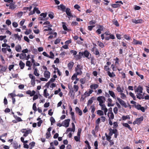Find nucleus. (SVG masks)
I'll return each instance as SVG.
<instances>
[{
  "label": "nucleus",
  "mask_w": 149,
  "mask_h": 149,
  "mask_svg": "<svg viewBox=\"0 0 149 149\" xmlns=\"http://www.w3.org/2000/svg\"><path fill=\"white\" fill-rule=\"evenodd\" d=\"M32 8V6H30L29 7H24L23 8V10H24L26 11V12L27 11V10H29V11L31 10V9Z\"/></svg>",
  "instance_id": "nucleus-42"
},
{
  "label": "nucleus",
  "mask_w": 149,
  "mask_h": 149,
  "mask_svg": "<svg viewBox=\"0 0 149 149\" xmlns=\"http://www.w3.org/2000/svg\"><path fill=\"white\" fill-rule=\"evenodd\" d=\"M107 116L109 118V119H113L114 118V114L112 111L108 112L107 113Z\"/></svg>",
  "instance_id": "nucleus-11"
},
{
  "label": "nucleus",
  "mask_w": 149,
  "mask_h": 149,
  "mask_svg": "<svg viewBox=\"0 0 149 149\" xmlns=\"http://www.w3.org/2000/svg\"><path fill=\"white\" fill-rule=\"evenodd\" d=\"M12 25H13V26L15 28H16V27H17L18 26V24L16 22H13L12 23Z\"/></svg>",
  "instance_id": "nucleus-63"
},
{
  "label": "nucleus",
  "mask_w": 149,
  "mask_h": 149,
  "mask_svg": "<svg viewBox=\"0 0 149 149\" xmlns=\"http://www.w3.org/2000/svg\"><path fill=\"white\" fill-rule=\"evenodd\" d=\"M109 93L111 96L114 99H116V96L114 92L112 91H109Z\"/></svg>",
  "instance_id": "nucleus-23"
},
{
  "label": "nucleus",
  "mask_w": 149,
  "mask_h": 149,
  "mask_svg": "<svg viewBox=\"0 0 149 149\" xmlns=\"http://www.w3.org/2000/svg\"><path fill=\"white\" fill-rule=\"evenodd\" d=\"M119 94L120 95V98L121 99L125 100L126 98V96L123 92L121 93H119Z\"/></svg>",
  "instance_id": "nucleus-31"
},
{
  "label": "nucleus",
  "mask_w": 149,
  "mask_h": 149,
  "mask_svg": "<svg viewBox=\"0 0 149 149\" xmlns=\"http://www.w3.org/2000/svg\"><path fill=\"white\" fill-rule=\"evenodd\" d=\"M50 56L49 55V58H53L54 56V55L52 52H50Z\"/></svg>",
  "instance_id": "nucleus-57"
},
{
  "label": "nucleus",
  "mask_w": 149,
  "mask_h": 149,
  "mask_svg": "<svg viewBox=\"0 0 149 149\" xmlns=\"http://www.w3.org/2000/svg\"><path fill=\"white\" fill-rule=\"evenodd\" d=\"M97 45L103 48L104 47V44L100 41L97 42Z\"/></svg>",
  "instance_id": "nucleus-43"
},
{
  "label": "nucleus",
  "mask_w": 149,
  "mask_h": 149,
  "mask_svg": "<svg viewBox=\"0 0 149 149\" xmlns=\"http://www.w3.org/2000/svg\"><path fill=\"white\" fill-rule=\"evenodd\" d=\"M21 132L24 133L23 136L24 137H26L29 134L31 133L32 131L30 129L27 130L26 129H23L21 130Z\"/></svg>",
  "instance_id": "nucleus-4"
},
{
  "label": "nucleus",
  "mask_w": 149,
  "mask_h": 149,
  "mask_svg": "<svg viewBox=\"0 0 149 149\" xmlns=\"http://www.w3.org/2000/svg\"><path fill=\"white\" fill-rule=\"evenodd\" d=\"M70 120L69 119L65 120L62 123V126L67 127L69 126Z\"/></svg>",
  "instance_id": "nucleus-7"
},
{
  "label": "nucleus",
  "mask_w": 149,
  "mask_h": 149,
  "mask_svg": "<svg viewBox=\"0 0 149 149\" xmlns=\"http://www.w3.org/2000/svg\"><path fill=\"white\" fill-rule=\"evenodd\" d=\"M62 26L64 30L66 31H68L69 29L67 28V26L66 25V24L64 22H63L62 23Z\"/></svg>",
  "instance_id": "nucleus-34"
},
{
  "label": "nucleus",
  "mask_w": 149,
  "mask_h": 149,
  "mask_svg": "<svg viewBox=\"0 0 149 149\" xmlns=\"http://www.w3.org/2000/svg\"><path fill=\"white\" fill-rule=\"evenodd\" d=\"M78 75L76 74V73L74 74L73 76H72L71 77V79L72 80H74L77 77V76Z\"/></svg>",
  "instance_id": "nucleus-50"
},
{
  "label": "nucleus",
  "mask_w": 149,
  "mask_h": 149,
  "mask_svg": "<svg viewBox=\"0 0 149 149\" xmlns=\"http://www.w3.org/2000/svg\"><path fill=\"white\" fill-rule=\"evenodd\" d=\"M113 24L117 26H119V24L118 23L117 20L115 19L113 20Z\"/></svg>",
  "instance_id": "nucleus-45"
},
{
  "label": "nucleus",
  "mask_w": 149,
  "mask_h": 149,
  "mask_svg": "<svg viewBox=\"0 0 149 149\" xmlns=\"http://www.w3.org/2000/svg\"><path fill=\"white\" fill-rule=\"evenodd\" d=\"M118 109L117 107H115L113 109V111L115 114H117L118 112Z\"/></svg>",
  "instance_id": "nucleus-58"
},
{
  "label": "nucleus",
  "mask_w": 149,
  "mask_h": 149,
  "mask_svg": "<svg viewBox=\"0 0 149 149\" xmlns=\"http://www.w3.org/2000/svg\"><path fill=\"white\" fill-rule=\"evenodd\" d=\"M84 55L85 57L88 59H90L91 57V54L87 51H85L84 52Z\"/></svg>",
  "instance_id": "nucleus-12"
},
{
  "label": "nucleus",
  "mask_w": 149,
  "mask_h": 149,
  "mask_svg": "<svg viewBox=\"0 0 149 149\" xmlns=\"http://www.w3.org/2000/svg\"><path fill=\"white\" fill-rule=\"evenodd\" d=\"M112 100L110 98L108 99L107 100V102H108V107H112L113 106V104H111Z\"/></svg>",
  "instance_id": "nucleus-26"
},
{
  "label": "nucleus",
  "mask_w": 149,
  "mask_h": 149,
  "mask_svg": "<svg viewBox=\"0 0 149 149\" xmlns=\"http://www.w3.org/2000/svg\"><path fill=\"white\" fill-rule=\"evenodd\" d=\"M97 113L100 116H102L104 114V112L101 110H98L97 111Z\"/></svg>",
  "instance_id": "nucleus-35"
},
{
  "label": "nucleus",
  "mask_w": 149,
  "mask_h": 149,
  "mask_svg": "<svg viewBox=\"0 0 149 149\" xmlns=\"http://www.w3.org/2000/svg\"><path fill=\"white\" fill-rule=\"evenodd\" d=\"M117 99L119 102L120 104L124 107L125 108H127L128 107V105H129V104H126L125 102L120 98L118 97H117Z\"/></svg>",
  "instance_id": "nucleus-3"
},
{
  "label": "nucleus",
  "mask_w": 149,
  "mask_h": 149,
  "mask_svg": "<svg viewBox=\"0 0 149 149\" xmlns=\"http://www.w3.org/2000/svg\"><path fill=\"white\" fill-rule=\"evenodd\" d=\"M2 46L3 47H7L8 48L10 47V45H8V44H7L6 43L3 44L2 45Z\"/></svg>",
  "instance_id": "nucleus-60"
},
{
  "label": "nucleus",
  "mask_w": 149,
  "mask_h": 149,
  "mask_svg": "<svg viewBox=\"0 0 149 149\" xmlns=\"http://www.w3.org/2000/svg\"><path fill=\"white\" fill-rule=\"evenodd\" d=\"M116 90L118 93H121L122 92H123L124 88L123 87L121 88L120 85H118L117 86Z\"/></svg>",
  "instance_id": "nucleus-16"
},
{
  "label": "nucleus",
  "mask_w": 149,
  "mask_h": 149,
  "mask_svg": "<svg viewBox=\"0 0 149 149\" xmlns=\"http://www.w3.org/2000/svg\"><path fill=\"white\" fill-rule=\"evenodd\" d=\"M83 68L82 66L80 64H78L75 68L76 73L78 75H81L83 73L82 71Z\"/></svg>",
  "instance_id": "nucleus-2"
},
{
  "label": "nucleus",
  "mask_w": 149,
  "mask_h": 149,
  "mask_svg": "<svg viewBox=\"0 0 149 149\" xmlns=\"http://www.w3.org/2000/svg\"><path fill=\"white\" fill-rule=\"evenodd\" d=\"M74 90L76 92H77L79 89V87L77 85H74Z\"/></svg>",
  "instance_id": "nucleus-62"
},
{
  "label": "nucleus",
  "mask_w": 149,
  "mask_h": 149,
  "mask_svg": "<svg viewBox=\"0 0 149 149\" xmlns=\"http://www.w3.org/2000/svg\"><path fill=\"white\" fill-rule=\"evenodd\" d=\"M35 79L32 80L31 81V85L32 86H34L35 84Z\"/></svg>",
  "instance_id": "nucleus-61"
},
{
  "label": "nucleus",
  "mask_w": 149,
  "mask_h": 149,
  "mask_svg": "<svg viewBox=\"0 0 149 149\" xmlns=\"http://www.w3.org/2000/svg\"><path fill=\"white\" fill-rule=\"evenodd\" d=\"M44 75L45 78L49 79L50 77V73L47 70L45 71L44 72Z\"/></svg>",
  "instance_id": "nucleus-10"
},
{
  "label": "nucleus",
  "mask_w": 149,
  "mask_h": 149,
  "mask_svg": "<svg viewBox=\"0 0 149 149\" xmlns=\"http://www.w3.org/2000/svg\"><path fill=\"white\" fill-rule=\"evenodd\" d=\"M15 50L17 52H20L22 51V47L20 45L18 44L15 47Z\"/></svg>",
  "instance_id": "nucleus-14"
},
{
  "label": "nucleus",
  "mask_w": 149,
  "mask_h": 149,
  "mask_svg": "<svg viewBox=\"0 0 149 149\" xmlns=\"http://www.w3.org/2000/svg\"><path fill=\"white\" fill-rule=\"evenodd\" d=\"M40 16L41 17H40V19L41 20H42L43 19V18L47 16V13H42L40 15Z\"/></svg>",
  "instance_id": "nucleus-25"
},
{
  "label": "nucleus",
  "mask_w": 149,
  "mask_h": 149,
  "mask_svg": "<svg viewBox=\"0 0 149 149\" xmlns=\"http://www.w3.org/2000/svg\"><path fill=\"white\" fill-rule=\"evenodd\" d=\"M26 93V94L29 95L30 96H32L35 94L36 92L34 91H31L30 90H28Z\"/></svg>",
  "instance_id": "nucleus-17"
},
{
  "label": "nucleus",
  "mask_w": 149,
  "mask_h": 149,
  "mask_svg": "<svg viewBox=\"0 0 149 149\" xmlns=\"http://www.w3.org/2000/svg\"><path fill=\"white\" fill-rule=\"evenodd\" d=\"M91 112L92 113H94L95 109V106L92 105L91 107Z\"/></svg>",
  "instance_id": "nucleus-48"
},
{
  "label": "nucleus",
  "mask_w": 149,
  "mask_h": 149,
  "mask_svg": "<svg viewBox=\"0 0 149 149\" xmlns=\"http://www.w3.org/2000/svg\"><path fill=\"white\" fill-rule=\"evenodd\" d=\"M136 93V97L139 99H143L144 97L143 95L142 94L143 93H140V92H137Z\"/></svg>",
  "instance_id": "nucleus-15"
},
{
  "label": "nucleus",
  "mask_w": 149,
  "mask_h": 149,
  "mask_svg": "<svg viewBox=\"0 0 149 149\" xmlns=\"http://www.w3.org/2000/svg\"><path fill=\"white\" fill-rule=\"evenodd\" d=\"M101 107V109L104 111L108 110L106 108V106L104 104H101L99 105Z\"/></svg>",
  "instance_id": "nucleus-33"
},
{
  "label": "nucleus",
  "mask_w": 149,
  "mask_h": 149,
  "mask_svg": "<svg viewBox=\"0 0 149 149\" xmlns=\"http://www.w3.org/2000/svg\"><path fill=\"white\" fill-rule=\"evenodd\" d=\"M29 77L31 79V80L35 79V77L33 74H29Z\"/></svg>",
  "instance_id": "nucleus-52"
},
{
  "label": "nucleus",
  "mask_w": 149,
  "mask_h": 149,
  "mask_svg": "<svg viewBox=\"0 0 149 149\" xmlns=\"http://www.w3.org/2000/svg\"><path fill=\"white\" fill-rule=\"evenodd\" d=\"M121 119L123 120H125L127 119L130 120V117L129 115L127 116H123L122 117Z\"/></svg>",
  "instance_id": "nucleus-24"
},
{
  "label": "nucleus",
  "mask_w": 149,
  "mask_h": 149,
  "mask_svg": "<svg viewBox=\"0 0 149 149\" xmlns=\"http://www.w3.org/2000/svg\"><path fill=\"white\" fill-rule=\"evenodd\" d=\"M124 37L127 40H129L130 39V37L129 36L127 35H125L124 36Z\"/></svg>",
  "instance_id": "nucleus-59"
},
{
  "label": "nucleus",
  "mask_w": 149,
  "mask_h": 149,
  "mask_svg": "<svg viewBox=\"0 0 149 149\" xmlns=\"http://www.w3.org/2000/svg\"><path fill=\"white\" fill-rule=\"evenodd\" d=\"M123 125L124 127L128 128L130 130H132V128L130 127V126L128 123H123Z\"/></svg>",
  "instance_id": "nucleus-29"
},
{
  "label": "nucleus",
  "mask_w": 149,
  "mask_h": 149,
  "mask_svg": "<svg viewBox=\"0 0 149 149\" xmlns=\"http://www.w3.org/2000/svg\"><path fill=\"white\" fill-rule=\"evenodd\" d=\"M93 100L91 99H89L88 101L87 105L88 106L89 105L92 104L93 103Z\"/></svg>",
  "instance_id": "nucleus-64"
},
{
  "label": "nucleus",
  "mask_w": 149,
  "mask_h": 149,
  "mask_svg": "<svg viewBox=\"0 0 149 149\" xmlns=\"http://www.w3.org/2000/svg\"><path fill=\"white\" fill-rule=\"evenodd\" d=\"M109 135H108L107 134L105 133V135L106 136L107 138V139L109 141V142H111V140H110L111 139V137L110 135H111V133L110 132L109 134Z\"/></svg>",
  "instance_id": "nucleus-27"
},
{
  "label": "nucleus",
  "mask_w": 149,
  "mask_h": 149,
  "mask_svg": "<svg viewBox=\"0 0 149 149\" xmlns=\"http://www.w3.org/2000/svg\"><path fill=\"white\" fill-rule=\"evenodd\" d=\"M97 100L99 102V105H100L104 102L105 99L104 96H102L98 97Z\"/></svg>",
  "instance_id": "nucleus-5"
},
{
  "label": "nucleus",
  "mask_w": 149,
  "mask_h": 149,
  "mask_svg": "<svg viewBox=\"0 0 149 149\" xmlns=\"http://www.w3.org/2000/svg\"><path fill=\"white\" fill-rule=\"evenodd\" d=\"M99 86L98 84H94L91 85L90 87L92 90H93V89H95L97 88Z\"/></svg>",
  "instance_id": "nucleus-19"
},
{
  "label": "nucleus",
  "mask_w": 149,
  "mask_h": 149,
  "mask_svg": "<svg viewBox=\"0 0 149 149\" xmlns=\"http://www.w3.org/2000/svg\"><path fill=\"white\" fill-rule=\"evenodd\" d=\"M32 31L30 29H26V31L24 32V33L26 35H28L31 33Z\"/></svg>",
  "instance_id": "nucleus-40"
},
{
  "label": "nucleus",
  "mask_w": 149,
  "mask_h": 149,
  "mask_svg": "<svg viewBox=\"0 0 149 149\" xmlns=\"http://www.w3.org/2000/svg\"><path fill=\"white\" fill-rule=\"evenodd\" d=\"M56 79L54 78H52L50 79L49 81L47 83V84L48 85V86L49 85L50 83L51 82H53L55 81Z\"/></svg>",
  "instance_id": "nucleus-44"
},
{
  "label": "nucleus",
  "mask_w": 149,
  "mask_h": 149,
  "mask_svg": "<svg viewBox=\"0 0 149 149\" xmlns=\"http://www.w3.org/2000/svg\"><path fill=\"white\" fill-rule=\"evenodd\" d=\"M19 65L20 67V68L21 69H22L24 68L25 66V64L22 61H19Z\"/></svg>",
  "instance_id": "nucleus-32"
},
{
  "label": "nucleus",
  "mask_w": 149,
  "mask_h": 149,
  "mask_svg": "<svg viewBox=\"0 0 149 149\" xmlns=\"http://www.w3.org/2000/svg\"><path fill=\"white\" fill-rule=\"evenodd\" d=\"M135 107L138 110H140L143 112H144L145 111V109L143 107H141V105L137 104L135 105Z\"/></svg>",
  "instance_id": "nucleus-9"
},
{
  "label": "nucleus",
  "mask_w": 149,
  "mask_h": 149,
  "mask_svg": "<svg viewBox=\"0 0 149 149\" xmlns=\"http://www.w3.org/2000/svg\"><path fill=\"white\" fill-rule=\"evenodd\" d=\"M16 120L17 121V122H20L22 121V120L21 119V118L20 117H18L17 116H14Z\"/></svg>",
  "instance_id": "nucleus-51"
},
{
  "label": "nucleus",
  "mask_w": 149,
  "mask_h": 149,
  "mask_svg": "<svg viewBox=\"0 0 149 149\" xmlns=\"http://www.w3.org/2000/svg\"><path fill=\"white\" fill-rule=\"evenodd\" d=\"M143 89L142 87L139 86L137 89L135 90V93L140 92V93H143Z\"/></svg>",
  "instance_id": "nucleus-13"
},
{
  "label": "nucleus",
  "mask_w": 149,
  "mask_h": 149,
  "mask_svg": "<svg viewBox=\"0 0 149 149\" xmlns=\"http://www.w3.org/2000/svg\"><path fill=\"white\" fill-rule=\"evenodd\" d=\"M34 11L36 13H37L39 14H40V10H38V8L36 7H35L34 8Z\"/></svg>",
  "instance_id": "nucleus-53"
},
{
  "label": "nucleus",
  "mask_w": 149,
  "mask_h": 149,
  "mask_svg": "<svg viewBox=\"0 0 149 149\" xmlns=\"http://www.w3.org/2000/svg\"><path fill=\"white\" fill-rule=\"evenodd\" d=\"M17 95H16L13 93H10L8 94V95L10 96V97L12 98H14V97L17 96Z\"/></svg>",
  "instance_id": "nucleus-49"
},
{
  "label": "nucleus",
  "mask_w": 149,
  "mask_h": 149,
  "mask_svg": "<svg viewBox=\"0 0 149 149\" xmlns=\"http://www.w3.org/2000/svg\"><path fill=\"white\" fill-rule=\"evenodd\" d=\"M123 4V3L122 1H118L116 2L115 4H112V6L114 8H116L119 7L120 6L121 4L122 5Z\"/></svg>",
  "instance_id": "nucleus-6"
},
{
  "label": "nucleus",
  "mask_w": 149,
  "mask_h": 149,
  "mask_svg": "<svg viewBox=\"0 0 149 149\" xmlns=\"http://www.w3.org/2000/svg\"><path fill=\"white\" fill-rule=\"evenodd\" d=\"M56 86V84H55L54 83H52L50 86V87L51 88H52L51 90L53 89L54 87H55Z\"/></svg>",
  "instance_id": "nucleus-56"
},
{
  "label": "nucleus",
  "mask_w": 149,
  "mask_h": 149,
  "mask_svg": "<svg viewBox=\"0 0 149 149\" xmlns=\"http://www.w3.org/2000/svg\"><path fill=\"white\" fill-rule=\"evenodd\" d=\"M26 57V55L25 54L21 53L20 54L19 58L21 59H25Z\"/></svg>",
  "instance_id": "nucleus-30"
},
{
  "label": "nucleus",
  "mask_w": 149,
  "mask_h": 149,
  "mask_svg": "<svg viewBox=\"0 0 149 149\" xmlns=\"http://www.w3.org/2000/svg\"><path fill=\"white\" fill-rule=\"evenodd\" d=\"M143 116H141L139 118H136L135 120L133 122L134 124H139L143 120Z\"/></svg>",
  "instance_id": "nucleus-8"
},
{
  "label": "nucleus",
  "mask_w": 149,
  "mask_h": 149,
  "mask_svg": "<svg viewBox=\"0 0 149 149\" xmlns=\"http://www.w3.org/2000/svg\"><path fill=\"white\" fill-rule=\"evenodd\" d=\"M74 65L73 62L71 61L68 64V67L69 70H71Z\"/></svg>",
  "instance_id": "nucleus-21"
},
{
  "label": "nucleus",
  "mask_w": 149,
  "mask_h": 149,
  "mask_svg": "<svg viewBox=\"0 0 149 149\" xmlns=\"http://www.w3.org/2000/svg\"><path fill=\"white\" fill-rule=\"evenodd\" d=\"M5 2H7L6 6L9 7V8L11 10H13L16 8L17 6L15 5V3L13 2V0H4Z\"/></svg>",
  "instance_id": "nucleus-1"
},
{
  "label": "nucleus",
  "mask_w": 149,
  "mask_h": 149,
  "mask_svg": "<svg viewBox=\"0 0 149 149\" xmlns=\"http://www.w3.org/2000/svg\"><path fill=\"white\" fill-rule=\"evenodd\" d=\"M85 143L86 144V147H87L88 149H91V147L90 146L88 141L86 140L85 141Z\"/></svg>",
  "instance_id": "nucleus-41"
},
{
  "label": "nucleus",
  "mask_w": 149,
  "mask_h": 149,
  "mask_svg": "<svg viewBox=\"0 0 149 149\" xmlns=\"http://www.w3.org/2000/svg\"><path fill=\"white\" fill-rule=\"evenodd\" d=\"M75 111L79 116H81L82 114V111L78 107L75 108Z\"/></svg>",
  "instance_id": "nucleus-18"
},
{
  "label": "nucleus",
  "mask_w": 149,
  "mask_h": 149,
  "mask_svg": "<svg viewBox=\"0 0 149 149\" xmlns=\"http://www.w3.org/2000/svg\"><path fill=\"white\" fill-rule=\"evenodd\" d=\"M130 95L133 98L134 100H135L136 99V97L135 96L134 94L132 92L129 93Z\"/></svg>",
  "instance_id": "nucleus-46"
},
{
  "label": "nucleus",
  "mask_w": 149,
  "mask_h": 149,
  "mask_svg": "<svg viewBox=\"0 0 149 149\" xmlns=\"http://www.w3.org/2000/svg\"><path fill=\"white\" fill-rule=\"evenodd\" d=\"M133 43L134 45H142V42L138 41L135 39H133Z\"/></svg>",
  "instance_id": "nucleus-20"
},
{
  "label": "nucleus",
  "mask_w": 149,
  "mask_h": 149,
  "mask_svg": "<svg viewBox=\"0 0 149 149\" xmlns=\"http://www.w3.org/2000/svg\"><path fill=\"white\" fill-rule=\"evenodd\" d=\"M57 7L58 9L61 10L63 11H64L65 10V7L63 4H61L59 6H58Z\"/></svg>",
  "instance_id": "nucleus-22"
},
{
  "label": "nucleus",
  "mask_w": 149,
  "mask_h": 149,
  "mask_svg": "<svg viewBox=\"0 0 149 149\" xmlns=\"http://www.w3.org/2000/svg\"><path fill=\"white\" fill-rule=\"evenodd\" d=\"M50 120L51 122V124L52 125H53V123H54L55 122V120L52 117L50 118Z\"/></svg>",
  "instance_id": "nucleus-54"
},
{
  "label": "nucleus",
  "mask_w": 149,
  "mask_h": 149,
  "mask_svg": "<svg viewBox=\"0 0 149 149\" xmlns=\"http://www.w3.org/2000/svg\"><path fill=\"white\" fill-rule=\"evenodd\" d=\"M50 147L48 148V149H55V148L53 145V143L52 142L50 143Z\"/></svg>",
  "instance_id": "nucleus-55"
},
{
  "label": "nucleus",
  "mask_w": 149,
  "mask_h": 149,
  "mask_svg": "<svg viewBox=\"0 0 149 149\" xmlns=\"http://www.w3.org/2000/svg\"><path fill=\"white\" fill-rule=\"evenodd\" d=\"M75 130V129H74V128H69L67 129L66 131V133H67L68 132H70V131L74 132Z\"/></svg>",
  "instance_id": "nucleus-39"
},
{
  "label": "nucleus",
  "mask_w": 149,
  "mask_h": 149,
  "mask_svg": "<svg viewBox=\"0 0 149 149\" xmlns=\"http://www.w3.org/2000/svg\"><path fill=\"white\" fill-rule=\"evenodd\" d=\"M107 74L110 77H113L116 76L115 74L113 72L111 73L109 71H108Z\"/></svg>",
  "instance_id": "nucleus-28"
},
{
  "label": "nucleus",
  "mask_w": 149,
  "mask_h": 149,
  "mask_svg": "<svg viewBox=\"0 0 149 149\" xmlns=\"http://www.w3.org/2000/svg\"><path fill=\"white\" fill-rule=\"evenodd\" d=\"M65 12L68 15L70 16H71L70 12V9L69 8H67Z\"/></svg>",
  "instance_id": "nucleus-36"
},
{
  "label": "nucleus",
  "mask_w": 149,
  "mask_h": 149,
  "mask_svg": "<svg viewBox=\"0 0 149 149\" xmlns=\"http://www.w3.org/2000/svg\"><path fill=\"white\" fill-rule=\"evenodd\" d=\"M74 139L76 141H80V136H75Z\"/></svg>",
  "instance_id": "nucleus-47"
},
{
  "label": "nucleus",
  "mask_w": 149,
  "mask_h": 149,
  "mask_svg": "<svg viewBox=\"0 0 149 149\" xmlns=\"http://www.w3.org/2000/svg\"><path fill=\"white\" fill-rule=\"evenodd\" d=\"M44 96L46 97H47L49 95V94L47 92V89H44Z\"/></svg>",
  "instance_id": "nucleus-37"
},
{
  "label": "nucleus",
  "mask_w": 149,
  "mask_h": 149,
  "mask_svg": "<svg viewBox=\"0 0 149 149\" xmlns=\"http://www.w3.org/2000/svg\"><path fill=\"white\" fill-rule=\"evenodd\" d=\"M34 74L36 76L38 77L39 76L40 74L38 72V70L37 68L34 69Z\"/></svg>",
  "instance_id": "nucleus-38"
}]
</instances>
